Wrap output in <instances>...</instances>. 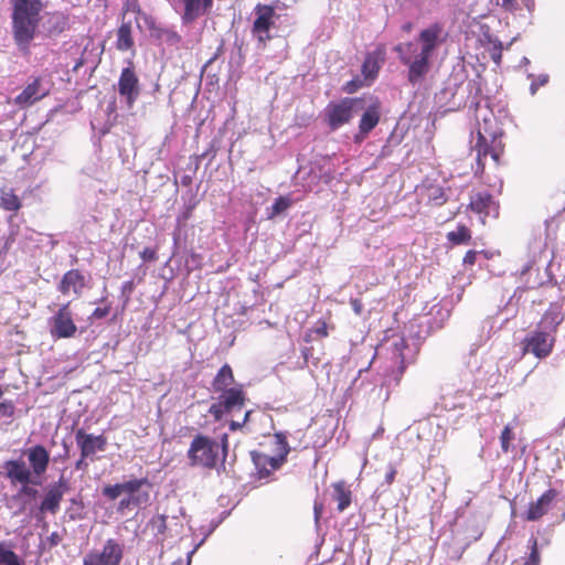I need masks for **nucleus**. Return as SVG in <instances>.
Here are the masks:
<instances>
[{
  "mask_svg": "<svg viewBox=\"0 0 565 565\" xmlns=\"http://www.w3.org/2000/svg\"><path fill=\"white\" fill-rule=\"evenodd\" d=\"M441 26L437 23L422 30L416 41L398 43L394 46L399 62L407 67V82L420 84L431 68V60L440 44Z\"/></svg>",
  "mask_w": 565,
  "mask_h": 565,
  "instance_id": "1",
  "label": "nucleus"
},
{
  "mask_svg": "<svg viewBox=\"0 0 565 565\" xmlns=\"http://www.w3.org/2000/svg\"><path fill=\"white\" fill-rule=\"evenodd\" d=\"M227 455V435L222 436L221 443L203 434H196L188 449L189 459H225Z\"/></svg>",
  "mask_w": 565,
  "mask_h": 565,
  "instance_id": "2",
  "label": "nucleus"
},
{
  "mask_svg": "<svg viewBox=\"0 0 565 565\" xmlns=\"http://www.w3.org/2000/svg\"><path fill=\"white\" fill-rule=\"evenodd\" d=\"M358 100V98L344 97L328 103L323 110L322 118L330 130H338L353 119Z\"/></svg>",
  "mask_w": 565,
  "mask_h": 565,
  "instance_id": "3",
  "label": "nucleus"
},
{
  "mask_svg": "<svg viewBox=\"0 0 565 565\" xmlns=\"http://www.w3.org/2000/svg\"><path fill=\"white\" fill-rule=\"evenodd\" d=\"M246 399L243 385L236 384L220 393L217 401L210 406L209 413L216 422L221 420L224 415L243 409Z\"/></svg>",
  "mask_w": 565,
  "mask_h": 565,
  "instance_id": "4",
  "label": "nucleus"
},
{
  "mask_svg": "<svg viewBox=\"0 0 565 565\" xmlns=\"http://www.w3.org/2000/svg\"><path fill=\"white\" fill-rule=\"evenodd\" d=\"M53 82L49 76H34L13 99L19 108H28L50 95Z\"/></svg>",
  "mask_w": 565,
  "mask_h": 565,
  "instance_id": "5",
  "label": "nucleus"
},
{
  "mask_svg": "<svg viewBox=\"0 0 565 565\" xmlns=\"http://www.w3.org/2000/svg\"><path fill=\"white\" fill-rule=\"evenodd\" d=\"M40 13L13 9V34L18 45L28 47L33 40Z\"/></svg>",
  "mask_w": 565,
  "mask_h": 565,
  "instance_id": "6",
  "label": "nucleus"
},
{
  "mask_svg": "<svg viewBox=\"0 0 565 565\" xmlns=\"http://www.w3.org/2000/svg\"><path fill=\"white\" fill-rule=\"evenodd\" d=\"M556 337L554 334L536 327L532 333L522 340V353H532L537 359H545L552 353Z\"/></svg>",
  "mask_w": 565,
  "mask_h": 565,
  "instance_id": "7",
  "label": "nucleus"
},
{
  "mask_svg": "<svg viewBox=\"0 0 565 565\" xmlns=\"http://www.w3.org/2000/svg\"><path fill=\"white\" fill-rule=\"evenodd\" d=\"M46 463L47 461H8L7 473L12 482L38 483L40 475L46 469Z\"/></svg>",
  "mask_w": 565,
  "mask_h": 565,
  "instance_id": "8",
  "label": "nucleus"
},
{
  "mask_svg": "<svg viewBox=\"0 0 565 565\" xmlns=\"http://www.w3.org/2000/svg\"><path fill=\"white\" fill-rule=\"evenodd\" d=\"M255 20L252 25V33L258 43L264 46L273 39L270 29L275 25V8L270 4L257 3L254 8Z\"/></svg>",
  "mask_w": 565,
  "mask_h": 565,
  "instance_id": "9",
  "label": "nucleus"
},
{
  "mask_svg": "<svg viewBox=\"0 0 565 565\" xmlns=\"http://www.w3.org/2000/svg\"><path fill=\"white\" fill-rule=\"evenodd\" d=\"M77 327L73 319L71 302L62 305L50 319V334L53 339H68L75 335Z\"/></svg>",
  "mask_w": 565,
  "mask_h": 565,
  "instance_id": "10",
  "label": "nucleus"
},
{
  "mask_svg": "<svg viewBox=\"0 0 565 565\" xmlns=\"http://www.w3.org/2000/svg\"><path fill=\"white\" fill-rule=\"evenodd\" d=\"M122 557L120 545L108 540L102 552H92L84 558V565H119Z\"/></svg>",
  "mask_w": 565,
  "mask_h": 565,
  "instance_id": "11",
  "label": "nucleus"
},
{
  "mask_svg": "<svg viewBox=\"0 0 565 565\" xmlns=\"http://www.w3.org/2000/svg\"><path fill=\"white\" fill-rule=\"evenodd\" d=\"M468 207L480 215L482 224H486L487 216L498 217L499 215V203L487 191L472 194Z\"/></svg>",
  "mask_w": 565,
  "mask_h": 565,
  "instance_id": "12",
  "label": "nucleus"
},
{
  "mask_svg": "<svg viewBox=\"0 0 565 565\" xmlns=\"http://www.w3.org/2000/svg\"><path fill=\"white\" fill-rule=\"evenodd\" d=\"M75 441L81 450L82 459L93 457L97 452L104 451L108 444L104 435L88 434L84 429L76 430Z\"/></svg>",
  "mask_w": 565,
  "mask_h": 565,
  "instance_id": "13",
  "label": "nucleus"
},
{
  "mask_svg": "<svg viewBox=\"0 0 565 565\" xmlns=\"http://www.w3.org/2000/svg\"><path fill=\"white\" fill-rule=\"evenodd\" d=\"M118 93L131 108L139 96V79L132 67L122 68L118 79Z\"/></svg>",
  "mask_w": 565,
  "mask_h": 565,
  "instance_id": "14",
  "label": "nucleus"
},
{
  "mask_svg": "<svg viewBox=\"0 0 565 565\" xmlns=\"http://www.w3.org/2000/svg\"><path fill=\"white\" fill-rule=\"evenodd\" d=\"M86 287L85 276L78 269H70L62 276L57 290L67 296L73 292L76 297H81Z\"/></svg>",
  "mask_w": 565,
  "mask_h": 565,
  "instance_id": "15",
  "label": "nucleus"
},
{
  "mask_svg": "<svg viewBox=\"0 0 565 565\" xmlns=\"http://www.w3.org/2000/svg\"><path fill=\"white\" fill-rule=\"evenodd\" d=\"M514 429L515 426L508 424L500 435L501 449L507 457H511L512 459L522 457L525 451V446L522 444V440H516Z\"/></svg>",
  "mask_w": 565,
  "mask_h": 565,
  "instance_id": "16",
  "label": "nucleus"
},
{
  "mask_svg": "<svg viewBox=\"0 0 565 565\" xmlns=\"http://www.w3.org/2000/svg\"><path fill=\"white\" fill-rule=\"evenodd\" d=\"M385 46L379 45L374 51L369 52L363 61L361 73L365 79H375L382 64L385 61Z\"/></svg>",
  "mask_w": 565,
  "mask_h": 565,
  "instance_id": "17",
  "label": "nucleus"
},
{
  "mask_svg": "<svg viewBox=\"0 0 565 565\" xmlns=\"http://www.w3.org/2000/svg\"><path fill=\"white\" fill-rule=\"evenodd\" d=\"M557 493L555 490H548L543 493L535 502H532L526 511V520L536 521L547 513L551 509Z\"/></svg>",
  "mask_w": 565,
  "mask_h": 565,
  "instance_id": "18",
  "label": "nucleus"
},
{
  "mask_svg": "<svg viewBox=\"0 0 565 565\" xmlns=\"http://www.w3.org/2000/svg\"><path fill=\"white\" fill-rule=\"evenodd\" d=\"M563 321L562 310L558 305L552 303L536 324L537 328L548 331L556 337L557 328Z\"/></svg>",
  "mask_w": 565,
  "mask_h": 565,
  "instance_id": "19",
  "label": "nucleus"
},
{
  "mask_svg": "<svg viewBox=\"0 0 565 565\" xmlns=\"http://www.w3.org/2000/svg\"><path fill=\"white\" fill-rule=\"evenodd\" d=\"M381 113H380V103L376 102L367 107V109L361 116L359 122L360 134L365 137L369 135L380 122Z\"/></svg>",
  "mask_w": 565,
  "mask_h": 565,
  "instance_id": "20",
  "label": "nucleus"
},
{
  "mask_svg": "<svg viewBox=\"0 0 565 565\" xmlns=\"http://www.w3.org/2000/svg\"><path fill=\"white\" fill-rule=\"evenodd\" d=\"M475 150L477 151V173L480 171L481 173L484 170V162L483 160L488 154L491 156V158L498 163L499 162V153L493 150L487 140V137L481 134V131H478V138L475 146Z\"/></svg>",
  "mask_w": 565,
  "mask_h": 565,
  "instance_id": "21",
  "label": "nucleus"
},
{
  "mask_svg": "<svg viewBox=\"0 0 565 565\" xmlns=\"http://www.w3.org/2000/svg\"><path fill=\"white\" fill-rule=\"evenodd\" d=\"M22 207V201L14 189L9 186L0 188V209L17 215Z\"/></svg>",
  "mask_w": 565,
  "mask_h": 565,
  "instance_id": "22",
  "label": "nucleus"
},
{
  "mask_svg": "<svg viewBox=\"0 0 565 565\" xmlns=\"http://www.w3.org/2000/svg\"><path fill=\"white\" fill-rule=\"evenodd\" d=\"M236 385L233 370L230 364H224L212 381V388L215 393H222Z\"/></svg>",
  "mask_w": 565,
  "mask_h": 565,
  "instance_id": "23",
  "label": "nucleus"
},
{
  "mask_svg": "<svg viewBox=\"0 0 565 565\" xmlns=\"http://www.w3.org/2000/svg\"><path fill=\"white\" fill-rule=\"evenodd\" d=\"M131 22H122L117 30L116 49L121 52L134 51Z\"/></svg>",
  "mask_w": 565,
  "mask_h": 565,
  "instance_id": "24",
  "label": "nucleus"
},
{
  "mask_svg": "<svg viewBox=\"0 0 565 565\" xmlns=\"http://www.w3.org/2000/svg\"><path fill=\"white\" fill-rule=\"evenodd\" d=\"M408 349L407 340L404 337H398L392 344L391 353L392 359L398 366L399 375H402L406 367L405 350Z\"/></svg>",
  "mask_w": 565,
  "mask_h": 565,
  "instance_id": "25",
  "label": "nucleus"
},
{
  "mask_svg": "<svg viewBox=\"0 0 565 565\" xmlns=\"http://www.w3.org/2000/svg\"><path fill=\"white\" fill-rule=\"evenodd\" d=\"M184 7L182 19L185 22H192L203 14V0H180Z\"/></svg>",
  "mask_w": 565,
  "mask_h": 565,
  "instance_id": "26",
  "label": "nucleus"
},
{
  "mask_svg": "<svg viewBox=\"0 0 565 565\" xmlns=\"http://www.w3.org/2000/svg\"><path fill=\"white\" fill-rule=\"evenodd\" d=\"M62 497L63 492L58 487L50 489L41 504V511L55 513L58 509Z\"/></svg>",
  "mask_w": 565,
  "mask_h": 565,
  "instance_id": "27",
  "label": "nucleus"
},
{
  "mask_svg": "<svg viewBox=\"0 0 565 565\" xmlns=\"http://www.w3.org/2000/svg\"><path fill=\"white\" fill-rule=\"evenodd\" d=\"M446 237L454 245H466L471 242L472 233L467 225L459 224L456 231L448 232Z\"/></svg>",
  "mask_w": 565,
  "mask_h": 565,
  "instance_id": "28",
  "label": "nucleus"
},
{
  "mask_svg": "<svg viewBox=\"0 0 565 565\" xmlns=\"http://www.w3.org/2000/svg\"><path fill=\"white\" fill-rule=\"evenodd\" d=\"M505 11L520 13L523 10L532 12L534 10V0H502L500 4Z\"/></svg>",
  "mask_w": 565,
  "mask_h": 565,
  "instance_id": "29",
  "label": "nucleus"
},
{
  "mask_svg": "<svg viewBox=\"0 0 565 565\" xmlns=\"http://www.w3.org/2000/svg\"><path fill=\"white\" fill-rule=\"evenodd\" d=\"M448 198L443 186L429 185L427 188V203L431 206H441Z\"/></svg>",
  "mask_w": 565,
  "mask_h": 565,
  "instance_id": "30",
  "label": "nucleus"
},
{
  "mask_svg": "<svg viewBox=\"0 0 565 565\" xmlns=\"http://www.w3.org/2000/svg\"><path fill=\"white\" fill-rule=\"evenodd\" d=\"M333 488V498L338 502V510L342 512L351 503V492L344 488L342 482L335 483Z\"/></svg>",
  "mask_w": 565,
  "mask_h": 565,
  "instance_id": "31",
  "label": "nucleus"
},
{
  "mask_svg": "<svg viewBox=\"0 0 565 565\" xmlns=\"http://www.w3.org/2000/svg\"><path fill=\"white\" fill-rule=\"evenodd\" d=\"M0 565H23L19 556L3 543H0Z\"/></svg>",
  "mask_w": 565,
  "mask_h": 565,
  "instance_id": "32",
  "label": "nucleus"
},
{
  "mask_svg": "<svg viewBox=\"0 0 565 565\" xmlns=\"http://www.w3.org/2000/svg\"><path fill=\"white\" fill-rule=\"evenodd\" d=\"M13 9L28 10L32 13H40L43 3L42 0H11Z\"/></svg>",
  "mask_w": 565,
  "mask_h": 565,
  "instance_id": "33",
  "label": "nucleus"
},
{
  "mask_svg": "<svg viewBox=\"0 0 565 565\" xmlns=\"http://www.w3.org/2000/svg\"><path fill=\"white\" fill-rule=\"evenodd\" d=\"M49 23L52 24L51 31L61 33L68 26V18L61 12H54L50 15Z\"/></svg>",
  "mask_w": 565,
  "mask_h": 565,
  "instance_id": "34",
  "label": "nucleus"
},
{
  "mask_svg": "<svg viewBox=\"0 0 565 565\" xmlns=\"http://www.w3.org/2000/svg\"><path fill=\"white\" fill-rule=\"evenodd\" d=\"M276 456L269 457L268 459H285L289 454V445L285 436L277 434L275 436Z\"/></svg>",
  "mask_w": 565,
  "mask_h": 565,
  "instance_id": "35",
  "label": "nucleus"
},
{
  "mask_svg": "<svg viewBox=\"0 0 565 565\" xmlns=\"http://www.w3.org/2000/svg\"><path fill=\"white\" fill-rule=\"evenodd\" d=\"M282 461H254L255 468L258 470V478L268 477L269 472L277 470Z\"/></svg>",
  "mask_w": 565,
  "mask_h": 565,
  "instance_id": "36",
  "label": "nucleus"
},
{
  "mask_svg": "<svg viewBox=\"0 0 565 565\" xmlns=\"http://www.w3.org/2000/svg\"><path fill=\"white\" fill-rule=\"evenodd\" d=\"M292 204L291 199L288 196H279L275 200L274 204L271 205V212L269 214V218H273L282 212H285L287 209H289Z\"/></svg>",
  "mask_w": 565,
  "mask_h": 565,
  "instance_id": "37",
  "label": "nucleus"
},
{
  "mask_svg": "<svg viewBox=\"0 0 565 565\" xmlns=\"http://www.w3.org/2000/svg\"><path fill=\"white\" fill-rule=\"evenodd\" d=\"M145 483H146V480H130V481L119 483V487L124 493L132 494L134 492L138 491Z\"/></svg>",
  "mask_w": 565,
  "mask_h": 565,
  "instance_id": "38",
  "label": "nucleus"
},
{
  "mask_svg": "<svg viewBox=\"0 0 565 565\" xmlns=\"http://www.w3.org/2000/svg\"><path fill=\"white\" fill-rule=\"evenodd\" d=\"M550 76L547 74H540L532 79L530 85V92L532 95L536 94L540 87L545 86L548 83Z\"/></svg>",
  "mask_w": 565,
  "mask_h": 565,
  "instance_id": "39",
  "label": "nucleus"
},
{
  "mask_svg": "<svg viewBox=\"0 0 565 565\" xmlns=\"http://www.w3.org/2000/svg\"><path fill=\"white\" fill-rule=\"evenodd\" d=\"M28 456V459H49L47 450L41 445L30 448Z\"/></svg>",
  "mask_w": 565,
  "mask_h": 565,
  "instance_id": "40",
  "label": "nucleus"
},
{
  "mask_svg": "<svg viewBox=\"0 0 565 565\" xmlns=\"http://www.w3.org/2000/svg\"><path fill=\"white\" fill-rule=\"evenodd\" d=\"M103 493L111 500H115L119 495L124 494L122 490L119 487V483L115 486L105 487Z\"/></svg>",
  "mask_w": 565,
  "mask_h": 565,
  "instance_id": "41",
  "label": "nucleus"
},
{
  "mask_svg": "<svg viewBox=\"0 0 565 565\" xmlns=\"http://www.w3.org/2000/svg\"><path fill=\"white\" fill-rule=\"evenodd\" d=\"M312 332L320 338H327L329 334L327 322L324 320H319L313 327Z\"/></svg>",
  "mask_w": 565,
  "mask_h": 565,
  "instance_id": "42",
  "label": "nucleus"
},
{
  "mask_svg": "<svg viewBox=\"0 0 565 565\" xmlns=\"http://www.w3.org/2000/svg\"><path fill=\"white\" fill-rule=\"evenodd\" d=\"M110 310H111V305L108 303L104 307H97L93 313H92V318L93 319H103L105 317H107L109 313H110Z\"/></svg>",
  "mask_w": 565,
  "mask_h": 565,
  "instance_id": "43",
  "label": "nucleus"
},
{
  "mask_svg": "<svg viewBox=\"0 0 565 565\" xmlns=\"http://www.w3.org/2000/svg\"><path fill=\"white\" fill-rule=\"evenodd\" d=\"M140 257L145 262H154L158 258L156 249L150 247H145L140 253Z\"/></svg>",
  "mask_w": 565,
  "mask_h": 565,
  "instance_id": "44",
  "label": "nucleus"
},
{
  "mask_svg": "<svg viewBox=\"0 0 565 565\" xmlns=\"http://www.w3.org/2000/svg\"><path fill=\"white\" fill-rule=\"evenodd\" d=\"M540 563V555L536 548V541H533L531 555L527 562H525L524 565H539Z\"/></svg>",
  "mask_w": 565,
  "mask_h": 565,
  "instance_id": "45",
  "label": "nucleus"
},
{
  "mask_svg": "<svg viewBox=\"0 0 565 565\" xmlns=\"http://www.w3.org/2000/svg\"><path fill=\"white\" fill-rule=\"evenodd\" d=\"M477 262V252L473 249L468 250L463 256V264L472 266Z\"/></svg>",
  "mask_w": 565,
  "mask_h": 565,
  "instance_id": "46",
  "label": "nucleus"
},
{
  "mask_svg": "<svg viewBox=\"0 0 565 565\" xmlns=\"http://www.w3.org/2000/svg\"><path fill=\"white\" fill-rule=\"evenodd\" d=\"M22 494H26L31 498H34L36 495V490L23 484V488L21 489L20 493L18 495L13 497L12 500L19 499Z\"/></svg>",
  "mask_w": 565,
  "mask_h": 565,
  "instance_id": "47",
  "label": "nucleus"
},
{
  "mask_svg": "<svg viewBox=\"0 0 565 565\" xmlns=\"http://www.w3.org/2000/svg\"><path fill=\"white\" fill-rule=\"evenodd\" d=\"M249 415H250V411H248V412H246V413H245V416H244V420H243V423H238V422H234V420H232V422L230 423V429H231L232 431H235V430H237V429L242 428V427H243V425L248 420Z\"/></svg>",
  "mask_w": 565,
  "mask_h": 565,
  "instance_id": "48",
  "label": "nucleus"
},
{
  "mask_svg": "<svg viewBox=\"0 0 565 565\" xmlns=\"http://www.w3.org/2000/svg\"><path fill=\"white\" fill-rule=\"evenodd\" d=\"M351 306H352V309L353 311L360 316L363 311V303L360 299L355 298V299H351L350 301Z\"/></svg>",
  "mask_w": 565,
  "mask_h": 565,
  "instance_id": "49",
  "label": "nucleus"
},
{
  "mask_svg": "<svg viewBox=\"0 0 565 565\" xmlns=\"http://www.w3.org/2000/svg\"><path fill=\"white\" fill-rule=\"evenodd\" d=\"M321 514H322V504H321V503L316 502V503H315V518H316V520H317V521L319 520V518L321 516Z\"/></svg>",
  "mask_w": 565,
  "mask_h": 565,
  "instance_id": "50",
  "label": "nucleus"
},
{
  "mask_svg": "<svg viewBox=\"0 0 565 565\" xmlns=\"http://www.w3.org/2000/svg\"><path fill=\"white\" fill-rule=\"evenodd\" d=\"M126 10H132V11H139L140 8H139V4L137 3V1H132V2H127L126 4Z\"/></svg>",
  "mask_w": 565,
  "mask_h": 565,
  "instance_id": "51",
  "label": "nucleus"
},
{
  "mask_svg": "<svg viewBox=\"0 0 565 565\" xmlns=\"http://www.w3.org/2000/svg\"><path fill=\"white\" fill-rule=\"evenodd\" d=\"M402 30L404 32H407L409 33L412 30H413V23L412 22H406L402 25Z\"/></svg>",
  "mask_w": 565,
  "mask_h": 565,
  "instance_id": "52",
  "label": "nucleus"
},
{
  "mask_svg": "<svg viewBox=\"0 0 565 565\" xmlns=\"http://www.w3.org/2000/svg\"><path fill=\"white\" fill-rule=\"evenodd\" d=\"M213 4V0H203V9L209 10Z\"/></svg>",
  "mask_w": 565,
  "mask_h": 565,
  "instance_id": "53",
  "label": "nucleus"
},
{
  "mask_svg": "<svg viewBox=\"0 0 565 565\" xmlns=\"http://www.w3.org/2000/svg\"><path fill=\"white\" fill-rule=\"evenodd\" d=\"M171 565H190V559L184 562L183 559L174 561Z\"/></svg>",
  "mask_w": 565,
  "mask_h": 565,
  "instance_id": "54",
  "label": "nucleus"
},
{
  "mask_svg": "<svg viewBox=\"0 0 565 565\" xmlns=\"http://www.w3.org/2000/svg\"><path fill=\"white\" fill-rule=\"evenodd\" d=\"M493 61L499 64L501 62V52L492 55Z\"/></svg>",
  "mask_w": 565,
  "mask_h": 565,
  "instance_id": "55",
  "label": "nucleus"
},
{
  "mask_svg": "<svg viewBox=\"0 0 565 565\" xmlns=\"http://www.w3.org/2000/svg\"><path fill=\"white\" fill-rule=\"evenodd\" d=\"M394 473H395L394 471H391V472L386 476V480H387V482H388V483H391V482L393 481V479H394Z\"/></svg>",
  "mask_w": 565,
  "mask_h": 565,
  "instance_id": "56",
  "label": "nucleus"
},
{
  "mask_svg": "<svg viewBox=\"0 0 565 565\" xmlns=\"http://www.w3.org/2000/svg\"><path fill=\"white\" fill-rule=\"evenodd\" d=\"M13 239H14V238H13V235L11 234V235L8 237L6 245H8V244H9V242H13Z\"/></svg>",
  "mask_w": 565,
  "mask_h": 565,
  "instance_id": "57",
  "label": "nucleus"
},
{
  "mask_svg": "<svg viewBox=\"0 0 565 565\" xmlns=\"http://www.w3.org/2000/svg\"><path fill=\"white\" fill-rule=\"evenodd\" d=\"M126 504H127V503H126L124 500L120 502V505H121V507H126Z\"/></svg>",
  "mask_w": 565,
  "mask_h": 565,
  "instance_id": "58",
  "label": "nucleus"
},
{
  "mask_svg": "<svg viewBox=\"0 0 565 565\" xmlns=\"http://www.w3.org/2000/svg\"><path fill=\"white\" fill-rule=\"evenodd\" d=\"M190 215V211L184 215V218H188Z\"/></svg>",
  "mask_w": 565,
  "mask_h": 565,
  "instance_id": "59",
  "label": "nucleus"
}]
</instances>
